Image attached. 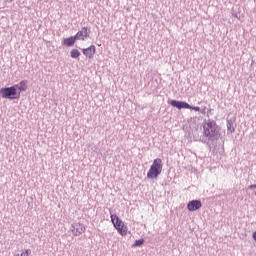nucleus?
<instances>
[{"label": "nucleus", "mask_w": 256, "mask_h": 256, "mask_svg": "<svg viewBox=\"0 0 256 256\" xmlns=\"http://www.w3.org/2000/svg\"><path fill=\"white\" fill-rule=\"evenodd\" d=\"M169 105L176 107V109H192L193 111H201V108L198 106H191L187 102L170 100Z\"/></svg>", "instance_id": "obj_4"}, {"label": "nucleus", "mask_w": 256, "mask_h": 256, "mask_svg": "<svg viewBox=\"0 0 256 256\" xmlns=\"http://www.w3.org/2000/svg\"><path fill=\"white\" fill-rule=\"evenodd\" d=\"M90 31L87 27H83L81 31H78L75 35L76 40L85 41L89 37Z\"/></svg>", "instance_id": "obj_7"}, {"label": "nucleus", "mask_w": 256, "mask_h": 256, "mask_svg": "<svg viewBox=\"0 0 256 256\" xmlns=\"http://www.w3.org/2000/svg\"><path fill=\"white\" fill-rule=\"evenodd\" d=\"M249 189H256V184H252L249 186Z\"/></svg>", "instance_id": "obj_16"}, {"label": "nucleus", "mask_w": 256, "mask_h": 256, "mask_svg": "<svg viewBox=\"0 0 256 256\" xmlns=\"http://www.w3.org/2000/svg\"><path fill=\"white\" fill-rule=\"evenodd\" d=\"M163 172V160L161 158L154 159L150 169L147 172V179H157Z\"/></svg>", "instance_id": "obj_1"}, {"label": "nucleus", "mask_w": 256, "mask_h": 256, "mask_svg": "<svg viewBox=\"0 0 256 256\" xmlns=\"http://www.w3.org/2000/svg\"><path fill=\"white\" fill-rule=\"evenodd\" d=\"M29 255H31V250H30V249L24 250V251L20 254V256H29Z\"/></svg>", "instance_id": "obj_13"}, {"label": "nucleus", "mask_w": 256, "mask_h": 256, "mask_svg": "<svg viewBox=\"0 0 256 256\" xmlns=\"http://www.w3.org/2000/svg\"><path fill=\"white\" fill-rule=\"evenodd\" d=\"M232 127H233V124L228 123V125H227L228 131H230L231 133H235V128H232Z\"/></svg>", "instance_id": "obj_14"}, {"label": "nucleus", "mask_w": 256, "mask_h": 256, "mask_svg": "<svg viewBox=\"0 0 256 256\" xmlns=\"http://www.w3.org/2000/svg\"><path fill=\"white\" fill-rule=\"evenodd\" d=\"M202 204L199 200H192L187 204L188 211H197L201 209Z\"/></svg>", "instance_id": "obj_8"}, {"label": "nucleus", "mask_w": 256, "mask_h": 256, "mask_svg": "<svg viewBox=\"0 0 256 256\" xmlns=\"http://www.w3.org/2000/svg\"><path fill=\"white\" fill-rule=\"evenodd\" d=\"M110 219L115 229L118 231L119 235H122V237H125V235H127L128 228L123 222V220H121V218H119L117 214H111Z\"/></svg>", "instance_id": "obj_3"}, {"label": "nucleus", "mask_w": 256, "mask_h": 256, "mask_svg": "<svg viewBox=\"0 0 256 256\" xmlns=\"http://www.w3.org/2000/svg\"><path fill=\"white\" fill-rule=\"evenodd\" d=\"M252 237H253L254 241L256 242V231L253 232Z\"/></svg>", "instance_id": "obj_17"}, {"label": "nucleus", "mask_w": 256, "mask_h": 256, "mask_svg": "<svg viewBox=\"0 0 256 256\" xmlns=\"http://www.w3.org/2000/svg\"><path fill=\"white\" fill-rule=\"evenodd\" d=\"M17 89H18L17 85L1 88L0 97H2V99H10V100L19 99L21 96H20V92Z\"/></svg>", "instance_id": "obj_2"}, {"label": "nucleus", "mask_w": 256, "mask_h": 256, "mask_svg": "<svg viewBox=\"0 0 256 256\" xmlns=\"http://www.w3.org/2000/svg\"><path fill=\"white\" fill-rule=\"evenodd\" d=\"M72 233L73 235H75L76 237L81 235L82 233H85V226H80L78 228H74L72 229Z\"/></svg>", "instance_id": "obj_11"}, {"label": "nucleus", "mask_w": 256, "mask_h": 256, "mask_svg": "<svg viewBox=\"0 0 256 256\" xmlns=\"http://www.w3.org/2000/svg\"><path fill=\"white\" fill-rule=\"evenodd\" d=\"M70 56L72 59H77L81 56V52H79V50H77V49H72L70 51Z\"/></svg>", "instance_id": "obj_12"}, {"label": "nucleus", "mask_w": 256, "mask_h": 256, "mask_svg": "<svg viewBox=\"0 0 256 256\" xmlns=\"http://www.w3.org/2000/svg\"><path fill=\"white\" fill-rule=\"evenodd\" d=\"M14 256H21V254H16V255H14Z\"/></svg>", "instance_id": "obj_18"}, {"label": "nucleus", "mask_w": 256, "mask_h": 256, "mask_svg": "<svg viewBox=\"0 0 256 256\" xmlns=\"http://www.w3.org/2000/svg\"><path fill=\"white\" fill-rule=\"evenodd\" d=\"M77 41L76 36H70L69 38H65L63 40V45L65 47H73Z\"/></svg>", "instance_id": "obj_9"}, {"label": "nucleus", "mask_w": 256, "mask_h": 256, "mask_svg": "<svg viewBox=\"0 0 256 256\" xmlns=\"http://www.w3.org/2000/svg\"><path fill=\"white\" fill-rule=\"evenodd\" d=\"M205 137H215L217 131V124L214 121H208L203 126Z\"/></svg>", "instance_id": "obj_5"}, {"label": "nucleus", "mask_w": 256, "mask_h": 256, "mask_svg": "<svg viewBox=\"0 0 256 256\" xmlns=\"http://www.w3.org/2000/svg\"><path fill=\"white\" fill-rule=\"evenodd\" d=\"M143 243H144L143 240H136L134 246L135 247H141V245H143Z\"/></svg>", "instance_id": "obj_15"}, {"label": "nucleus", "mask_w": 256, "mask_h": 256, "mask_svg": "<svg viewBox=\"0 0 256 256\" xmlns=\"http://www.w3.org/2000/svg\"><path fill=\"white\" fill-rule=\"evenodd\" d=\"M82 53L86 59H93V57H95V53H97V48L95 45H90L87 48H83Z\"/></svg>", "instance_id": "obj_6"}, {"label": "nucleus", "mask_w": 256, "mask_h": 256, "mask_svg": "<svg viewBox=\"0 0 256 256\" xmlns=\"http://www.w3.org/2000/svg\"><path fill=\"white\" fill-rule=\"evenodd\" d=\"M17 91L21 94V91H27V80H22L19 85H17Z\"/></svg>", "instance_id": "obj_10"}]
</instances>
